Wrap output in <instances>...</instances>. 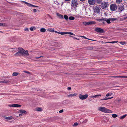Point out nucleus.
Masks as SVG:
<instances>
[{
  "instance_id": "nucleus-49",
  "label": "nucleus",
  "mask_w": 127,
  "mask_h": 127,
  "mask_svg": "<svg viewBox=\"0 0 127 127\" xmlns=\"http://www.w3.org/2000/svg\"><path fill=\"white\" fill-rule=\"evenodd\" d=\"M64 111V110L63 109H62L60 110L59 111V112L60 113H61L63 112Z\"/></svg>"
},
{
  "instance_id": "nucleus-9",
  "label": "nucleus",
  "mask_w": 127,
  "mask_h": 127,
  "mask_svg": "<svg viewBox=\"0 0 127 127\" xmlns=\"http://www.w3.org/2000/svg\"><path fill=\"white\" fill-rule=\"evenodd\" d=\"M118 11L119 12H121L122 11H123L124 10V6H120L118 5Z\"/></svg>"
},
{
  "instance_id": "nucleus-64",
  "label": "nucleus",
  "mask_w": 127,
  "mask_h": 127,
  "mask_svg": "<svg viewBox=\"0 0 127 127\" xmlns=\"http://www.w3.org/2000/svg\"><path fill=\"white\" fill-rule=\"evenodd\" d=\"M77 40H79L80 39H79V38H78V39L77 38Z\"/></svg>"
},
{
  "instance_id": "nucleus-34",
  "label": "nucleus",
  "mask_w": 127,
  "mask_h": 127,
  "mask_svg": "<svg viewBox=\"0 0 127 127\" xmlns=\"http://www.w3.org/2000/svg\"><path fill=\"white\" fill-rule=\"evenodd\" d=\"M67 34H70L71 35H74V36H75V34H74L72 32H67Z\"/></svg>"
},
{
  "instance_id": "nucleus-13",
  "label": "nucleus",
  "mask_w": 127,
  "mask_h": 127,
  "mask_svg": "<svg viewBox=\"0 0 127 127\" xmlns=\"http://www.w3.org/2000/svg\"><path fill=\"white\" fill-rule=\"evenodd\" d=\"M56 15L60 19H64L63 16L62 15L59 14V13H57Z\"/></svg>"
},
{
  "instance_id": "nucleus-35",
  "label": "nucleus",
  "mask_w": 127,
  "mask_h": 127,
  "mask_svg": "<svg viewBox=\"0 0 127 127\" xmlns=\"http://www.w3.org/2000/svg\"><path fill=\"white\" fill-rule=\"evenodd\" d=\"M69 19L70 20H73L75 19V18L73 16H70L69 17Z\"/></svg>"
},
{
  "instance_id": "nucleus-23",
  "label": "nucleus",
  "mask_w": 127,
  "mask_h": 127,
  "mask_svg": "<svg viewBox=\"0 0 127 127\" xmlns=\"http://www.w3.org/2000/svg\"><path fill=\"white\" fill-rule=\"evenodd\" d=\"M13 118V117L11 116L10 117H6L5 119L7 120H11Z\"/></svg>"
},
{
  "instance_id": "nucleus-51",
  "label": "nucleus",
  "mask_w": 127,
  "mask_h": 127,
  "mask_svg": "<svg viewBox=\"0 0 127 127\" xmlns=\"http://www.w3.org/2000/svg\"><path fill=\"white\" fill-rule=\"evenodd\" d=\"M24 30H25V31H29V29H28V28H25V29Z\"/></svg>"
},
{
  "instance_id": "nucleus-41",
  "label": "nucleus",
  "mask_w": 127,
  "mask_h": 127,
  "mask_svg": "<svg viewBox=\"0 0 127 127\" xmlns=\"http://www.w3.org/2000/svg\"><path fill=\"white\" fill-rule=\"evenodd\" d=\"M111 77L114 78H121V76H112Z\"/></svg>"
},
{
  "instance_id": "nucleus-57",
  "label": "nucleus",
  "mask_w": 127,
  "mask_h": 127,
  "mask_svg": "<svg viewBox=\"0 0 127 127\" xmlns=\"http://www.w3.org/2000/svg\"><path fill=\"white\" fill-rule=\"evenodd\" d=\"M43 57V56H40V57H35V58H36V59H38V58H39L40 57Z\"/></svg>"
},
{
  "instance_id": "nucleus-4",
  "label": "nucleus",
  "mask_w": 127,
  "mask_h": 127,
  "mask_svg": "<svg viewBox=\"0 0 127 127\" xmlns=\"http://www.w3.org/2000/svg\"><path fill=\"white\" fill-rule=\"evenodd\" d=\"M78 4L77 0H72L71 5L72 7L75 8H76Z\"/></svg>"
},
{
  "instance_id": "nucleus-24",
  "label": "nucleus",
  "mask_w": 127,
  "mask_h": 127,
  "mask_svg": "<svg viewBox=\"0 0 127 127\" xmlns=\"http://www.w3.org/2000/svg\"><path fill=\"white\" fill-rule=\"evenodd\" d=\"M40 32H44L46 31V29L44 28H42L40 30Z\"/></svg>"
},
{
  "instance_id": "nucleus-14",
  "label": "nucleus",
  "mask_w": 127,
  "mask_h": 127,
  "mask_svg": "<svg viewBox=\"0 0 127 127\" xmlns=\"http://www.w3.org/2000/svg\"><path fill=\"white\" fill-rule=\"evenodd\" d=\"M95 2L99 4H101L103 2L102 0H96Z\"/></svg>"
},
{
  "instance_id": "nucleus-45",
  "label": "nucleus",
  "mask_w": 127,
  "mask_h": 127,
  "mask_svg": "<svg viewBox=\"0 0 127 127\" xmlns=\"http://www.w3.org/2000/svg\"><path fill=\"white\" fill-rule=\"evenodd\" d=\"M120 43L122 45H124L125 43V42H120Z\"/></svg>"
},
{
  "instance_id": "nucleus-5",
  "label": "nucleus",
  "mask_w": 127,
  "mask_h": 127,
  "mask_svg": "<svg viewBox=\"0 0 127 127\" xmlns=\"http://www.w3.org/2000/svg\"><path fill=\"white\" fill-rule=\"evenodd\" d=\"M95 30L99 33H104L105 32L103 29L99 27H95Z\"/></svg>"
},
{
  "instance_id": "nucleus-38",
  "label": "nucleus",
  "mask_w": 127,
  "mask_h": 127,
  "mask_svg": "<svg viewBox=\"0 0 127 127\" xmlns=\"http://www.w3.org/2000/svg\"><path fill=\"white\" fill-rule=\"evenodd\" d=\"M117 115L115 114H113L112 115V116L113 118H116L117 117Z\"/></svg>"
},
{
  "instance_id": "nucleus-47",
  "label": "nucleus",
  "mask_w": 127,
  "mask_h": 127,
  "mask_svg": "<svg viewBox=\"0 0 127 127\" xmlns=\"http://www.w3.org/2000/svg\"><path fill=\"white\" fill-rule=\"evenodd\" d=\"M107 100V97H105L104 98L101 99V100Z\"/></svg>"
},
{
  "instance_id": "nucleus-39",
  "label": "nucleus",
  "mask_w": 127,
  "mask_h": 127,
  "mask_svg": "<svg viewBox=\"0 0 127 127\" xmlns=\"http://www.w3.org/2000/svg\"><path fill=\"white\" fill-rule=\"evenodd\" d=\"M33 28H34V30L35 29V28L34 27H31L30 28V30L31 31H33Z\"/></svg>"
},
{
  "instance_id": "nucleus-27",
  "label": "nucleus",
  "mask_w": 127,
  "mask_h": 127,
  "mask_svg": "<svg viewBox=\"0 0 127 127\" xmlns=\"http://www.w3.org/2000/svg\"><path fill=\"white\" fill-rule=\"evenodd\" d=\"M106 20H104V21H106L107 23L108 24H109L111 23V22H110V18H109V19H107L106 18L105 19Z\"/></svg>"
},
{
  "instance_id": "nucleus-6",
  "label": "nucleus",
  "mask_w": 127,
  "mask_h": 127,
  "mask_svg": "<svg viewBox=\"0 0 127 127\" xmlns=\"http://www.w3.org/2000/svg\"><path fill=\"white\" fill-rule=\"evenodd\" d=\"M117 8V5L115 4H112L110 6V9L112 11L116 10Z\"/></svg>"
},
{
  "instance_id": "nucleus-44",
  "label": "nucleus",
  "mask_w": 127,
  "mask_h": 127,
  "mask_svg": "<svg viewBox=\"0 0 127 127\" xmlns=\"http://www.w3.org/2000/svg\"><path fill=\"white\" fill-rule=\"evenodd\" d=\"M78 123L77 122H76L74 123L73 126H77L78 125Z\"/></svg>"
},
{
  "instance_id": "nucleus-33",
  "label": "nucleus",
  "mask_w": 127,
  "mask_h": 127,
  "mask_svg": "<svg viewBox=\"0 0 127 127\" xmlns=\"http://www.w3.org/2000/svg\"><path fill=\"white\" fill-rule=\"evenodd\" d=\"M64 17L65 19L67 21H68V16L66 15L64 16Z\"/></svg>"
},
{
  "instance_id": "nucleus-32",
  "label": "nucleus",
  "mask_w": 127,
  "mask_h": 127,
  "mask_svg": "<svg viewBox=\"0 0 127 127\" xmlns=\"http://www.w3.org/2000/svg\"><path fill=\"white\" fill-rule=\"evenodd\" d=\"M93 49V48L92 46H88L87 47V49L88 50H92Z\"/></svg>"
},
{
  "instance_id": "nucleus-54",
  "label": "nucleus",
  "mask_w": 127,
  "mask_h": 127,
  "mask_svg": "<svg viewBox=\"0 0 127 127\" xmlns=\"http://www.w3.org/2000/svg\"><path fill=\"white\" fill-rule=\"evenodd\" d=\"M121 78H127V76H121Z\"/></svg>"
},
{
  "instance_id": "nucleus-28",
  "label": "nucleus",
  "mask_w": 127,
  "mask_h": 127,
  "mask_svg": "<svg viewBox=\"0 0 127 127\" xmlns=\"http://www.w3.org/2000/svg\"><path fill=\"white\" fill-rule=\"evenodd\" d=\"M14 55L16 56H20L21 55L20 54V53H19V52L18 51L14 54Z\"/></svg>"
},
{
  "instance_id": "nucleus-17",
  "label": "nucleus",
  "mask_w": 127,
  "mask_h": 127,
  "mask_svg": "<svg viewBox=\"0 0 127 127\" xmlns=\"http://www.w3.org/2000/svg\"><path fill=\"white\" fill-rule=\"evenodd\" d=\"M20 73L18 72H14L12 74V76H16L18 75Z\"/></svg>"
},
{
  "instance_id": "nucleus-52",
  "label": "nucleus",
  "mask_w": 127,
  "mask_h": 127,
  "mask_svg": "<svg viewBox=\"0 0 127 127\" xmlns=\"http://www.w3.org/2000/svg\"><path fill=\"white\" fill-rule=\"evenodd\" d=\"M67 89L69 90H71V88L70 87H69L67 88Z\"/></svg>"
},
{
  "instance_id": "nucleus-8",
  "label": "nucleus",
  "mask_w": 127,
  "mask_h": 127,
  "mask_svg": "<svg viewBox=\"0 0 127 127\" xmlns=\"http://www.w3.org/2000/svg\"><path fill=\"white\" fill-rule=\"evenodd\" d=\"M88 94H85L83 95L81 94H79V98L82 100L86 99L88 97Z\"/></svg>"
},
{
  "instance_id": "nucleus-42",
  "label": "nucleus",
  "mask_w": 127,
  "mask_h": 127,
  "mask_svg": "<svg viewBox=\"0 0 127 127\" xmlns=\"http://www.w3.org/2000/svg\"><path fill=\"white\" fill-rule=\"evenodd\" d=\"M24 3L27 5V6L29 7L30 6V3H28L26 2H25Z\"/></svg>"
},
{
  "instance_id": "nucleus-11",
  "label": "nucleus",
  "mask_w": 127,
  "mask_h": 127,
  "mask_svg": "<svg viewBox=\"0 0 127 127\" xmlns=\"http://www.w3.org/2000/svg\"><path fill=\"white\" fill-rule=\"evenodd\" d=\"M8 106L10 107H20L21 105L18 104H12L11 105H8Z\"/></svg>"
},
{
  "instance_id": "nucleus-29",
  "label": "nucleus",
  "mask_w": 127,
  "mask_h": 127,
  "mask_svg": "<svg viewBox=\"0 0 127 127\" xmlns=\"http://www.w3.org/2000/svg\"><path fill=\"white\" fill-rule=\"evenodd\" d=\"M110 20V21H111L112 22H113L114 21L116 20L117 19V18H109Z\"/></svg>"
},
{
  "instance_id": "nucleus-56",
  "label": "nucleus",
  "mask_w": 127,
  "mask_h": 127,
  "mask_svg": "<svg viewBox=\"0 0 127 127\" xmlns=\"http://www.w3.org/2000/svg\"><path fill=\"white\" fill-rule=\"evenodd\" d=\"M54 32L56 33H59V32H57V31H54Z\"/></svg>"
},
{
  "instance_id": "nucleus-40",
  "label": "nucleus",
  "mask_w": 127,
  "mask_h": 127,
  "mask_svg": "<svg viewBox=\"0 0 127 127\" xmlns=\"http://www.w3.org/2000/svg\"><path fill=\"white\" fill-rule=\"evenodd\" d=\"M88 120L87 119H86L85 120L82 122V123H85L87 122Z\"/></svg>"
},
{
  "instance_id": "nucleus-46",
  "label": "nucleus",
  "mask_w": 127,
  "mask_h": 127,
  "mask_svg": "<svg viewBox=\"0 0 127 127\" xmlns=\"http://www.w3.org/2000/svg\"><path fill=\"white\" fill-rule=\"evenodd\" d=\"M24 72H25L27 73L28 74H30V72L27 71H24Z\"/></svg>"
},
{
  "instance_id": "nucleus-62",
  "label": "nucleus",
  "mask_w": 127,
  "mask_h": 127,
  "mask_svg": "<svg viewBox=\"0 0 127 127\" xmlns=\"http://www.w3.org/2000/svg\"><path fill=\"white\" fill-rule=\"evenodd\" d=\"M47 15L49 16V17H50V16L48 14Z\"/></svg>"
},
{
  "instance_id": "nucleus-15",
  "label": "nucleus",
  "mask_w": 127,
  "mask_h": 127,
  "mask_svg": "<svg viewBox=\"0 0 127 127\" xmlns=\"http://www.w3.org/2000/svg\"><path fill=\"white\" fill-rule=\"evenodd\" d=\"M77 94L74 93L73 94H70L68 95V97H72L76 96L77 95Z\"/></svg>"
},
{
  "instance_id": "nucleus-2",
  "label": "nucleus",
  "mask_w": 127,
  "mask_h": 127,
  "mask_svg": "<svg viewBox=\"0 0 127 127\" xmlns=\"http://www.w3.org/2000/svg\"><path fill=\"white\" fill-rule=\"evenodd\" d=\"M99 110L105 113H112V112L110 110L107 109L104 107H99Z\"/></svg>"
},
{
  "instance_id": "nucleus-31",
  "label": "nucleus",
  "mask_w": 127,
  "mask_h": 127,
  "mask_svg": "<svg viewBox=\"0 0 127 127\" xmlns=\"http://www.w3.org/2000/svg\"><path fill=\"white\" fill-rule=\"evenodd\" d=\"M67 32H59V34H60L61 35H64V34H67Z\"/></svg>"
},
{
  "instance_id": "nucleus-20",
  "label": "nucleus",
  "mask_w": 127,
  "mask_h": 127,
  "mask_svg": "<svg viewBox=\"0 0 127 127\" xmlns=\"http://www.w3.org/2000/svg\"><path fill=\"white\" fill-rule=\"evenodd\" d=\"M101 95L100 94L97 95L95 96H91V98H93L94 97L96 98L98 96H101Z\"/></svg>"
},
{
  "instance_id": "nucleus-16",
  "label": "nucleus",
  "mask_w": 127,
  "mask_h": 127,
  "mask_svg": "<svg viewBox=\"0 0 127 127\" xmlns=\"http://www.w3.org/2000/svg\"><path fill=\"white\" fill-rule=\"evenodd\" d=\"M20 113H24L26 114L27 113L26 111L24 110H21L19 111Z\"/></svg>"
},
{
  "instance_id": "nucleus-36",
  "label": "nucleus",
  "mask_w": 127,
  "mask_h": 127,
  "mask_svg": "<svg viewBox=\"0 0 127 127\" xmlns=\"http://www.w3.org/2000/svg\"><path fill=\"white\" fill-rule=\"evenodd\" d=\"M8 81L6 80L0 81V83H8Z\"/></svg>"
},
{
  "instance_id": "nucleus-59",
  "label": "nucleus",
  "mask_w": 127,
  "mask_h": 127,
  "mask_svg": "<svg viewBox=\"0 0 127 127\" xmlns=\"http://www.w3.org/2000/svg\"><path fill=\"white\" fill-rule=\"evenodd\" d=\"M21 2H22V3H25V1H21Z\"/></svg>"
},
{
  "instance_id": "nucleus-58",
  "label": "nucleus",
  "mask_w": 127,
  "mask_h": 127,
  "mask_svg": "<svg viewBox=\"0 0 127 127\" xmlns=\"http://www.w3.org/2000/svg\"><path fill=\"white\" fill-rule=\"evenodd\" d=\"M81 1L84 2L86 0H80Z\"/></svg>"
},
{
  "instance_id": "nucleus-26",
  "label": "nucleus",
  "mask_w": 127,
  "mask_h": 127,
  "mask_svg": "<svg viewBox=\"0 0 127 127\" xmlns=\"http://www.w3.org/2000/svg\"><path fill=\"white\" fill-rule=\"evenodd\" d=\"M112 95V93H108L106 95V97L111 96Z\"/></svg>"
},
{
  "instance_id": "nucleus-37",
  "label": "nucleus",
  "mask_w": 127,
  "mask_h": 127,
  "mask_svg": "<svg viewBox=\"0 0 127 127\" xmlns=\"http://www.w3.org/2000/svg\"><path fill=\"white\" fill-rule=\"evenodd\" d=\"M31 6H32V7H38V6H37L33 5H32V4H30V6L29 7H31Z\"/></svg>"
},
{
  "instance_id": "nucleus-10",
  "label": "nucleus",
  "mask_w": 127,
  "mask_h": 127,
  "mask_svg": "<svg viewBox=\"0 0 127 127\" xmlns=\"http://www.w3.org/2000/svg\"><path fill=\"white\" fill-rule=\"evenodd\" d=\"M88 3L91 5H94L95 3V1L94 0H88Z\"/></svg>"
},
{
  "instance_id": "nucleus-63",
  "label": "nucleus",
  "mask_w": 127,
  "mask_h": 127,
  "mask_svg": "<svg viewBox=\"0 0 127 127\" xmlns=\"http://www.w3.org/2000/svg\"><path fill=\"white\" fill-rule=\"evenodd\" d=\"M113 125H112L110 127H113Z\"/></svg>"
},
{
  "instance_id": "nucleus-1",
  "label": "nucleus",
  "mask_w": 127,
  "mask_h": 127,
  "mask_svg": "<svg viewBox=\"0 0 127 127\" xmlns=\"http://www.w3.org/2000/svg\"><path fill=\"white\" fill-rule=\"evenodd\" d=\"M18 49L19 50L18 52L21 55L28 56L29 55L28 51L27 50L25 51L24 49L20 47Z\"/></svg>"
},
{
  "instance_id": "nucleus-60",
  "label": "nucleus",
  "mask_w": 127,
  "mask_h": 127,
  "mask_svg": "<svg viewBox=\"0 0 127 127\" xmlns=\"http://www.w3.org/2000/svg\"><path fill=\"white\" fill-rule=\"evenodd\" d=\"M70 0H64L65 1H70Z\"/></svg>"
},
{
  "instance_id": "nucleus-21",
  "label": "nucleus",
  "mask_w": 127,
  "mask_h": 127,
  "mask_svg": "<svg viewBox=\"0 0 127 127\" xmlns=\"http://www.w3.org/2000/svg\"><path fill=\"white\" fill-rule=\"evenodd\" d=\"M106 18H103L102 19H97L96 20L97 21H104V20H106Z\"/></svg>"
},
{
  "instance_id": "nucleus-12",
  "label": "nucleus",
  "mask_w": 127,
  "mask_h": 127,
  "mask_svg": "<svg viewBox=\"0 0 127 127\" xmlns=\"http://www.w3.org/2000/svg\"><path fill=\"white\" fill-rule=\"evenodd\" d=\"M95 23V22L94 21H91L89 22H87L86 23V24H85V25H91L92 24H94Z\"/></svg>"
},
{
  "instance_id": "nucleus-7",
  "label": "nucleus",
  "mask_w": 127,
  "mask_h": 127,
  "mask_svg": "<svg viewBox=\"0 0 127 127\" xmlns=\"http://www.w3.org/2000/svg\"><path fill=\"white\" fill-rule=\"evenodd\" d=\"M94 12L95 13H98L100 12V10L101 9L100 7L98 5L97 6H96L95 8H94Z\"/></svg>"
},
{
  "instance_id": "nucleus-19",
  "label": "nucleus",
  "mask_w": 127,
  "mask_h": 127,
  "mask_svg": "<svg viewBox=\"0 0 127 127\" xmlns=\"http://www.w3.org/2000/svg\"><path fill=\"white\" fill-rule=\"evenodd\" d=\"M118 42V41H112V42H105V43H116Z\"/></svg>"
},
{
  "instance_id": "nucleus-55",
  "label": "nucleus",
  "mask_w": 127,
  "mask_h": 127,
  "mask_svg": "<svg viewBox=\"0 0 127 127\" xmlns=\"http://www.w3.org/2000/svg\"><path fill=\"white\" fill-rule=\"evenodd\" d=\"M113 97H107V100L109 99H110L112 98Z\"/></svg>"
},
{
  "instance_id": "nucleus-53",
  "label": "nucleus",
  "mask_w": 127,
  "mask_h": 127,
  "mask_svg": "<svg viewBox=\"0 0 127 127\" xmlns=\"http://www.w3.org/2000/svg\"><path fill=\"white\" fill-rule=\"evenodd\" d=\"M33 12H34L35 13L36 12L37 10H36V9H34L33 10Z\"/></svg>"
},
{
  "instance_id": "nucleus-61",
  "label": "nucleus",
  "mask_w": 127,
  "mask_h": 127,
  "mask_svg": "<svg viewBox=\"0 0 127 127\" xmlns=\"http://www.w3.org/2000/svg\"><path fill=\"white\" fill-rule=\"evenodd\" d=\"M22 114H19V116H22Z\"/></svg>"
},
{
  "instance_id": "nucleus-22",
  "label": "nucleus",
  "mask_w": 127,
  "mask_h": 127,
  "mask_svg": "<svg viewBox=\"0 0 127 127\" xmlns=\"http://www.w3.org/2000/svg\"><path fill=\"white\" fill-rule=\"evenodd\" d=\"M79 36L81 37H83V38H84L85 39H88V40H92V41H97L96 40H92V39H89L87 38L86 37H85L84 36Z\"/></svg>"
},
{
  "instance_id": "nucleus-30",
  "label": "nucleus",
  "mask_w": 127,
  "mask_h": 127,
  "mask_svg": "<svg viewBox=\"0 0 127 127\" xmlns=\"http://www.w3.org/2000/svg\"><path fill=\"white\" fill-rule=\"evenodd\" d=\"M127 115V114H125L124 115H123L120 117V119H124V118Z\"/></svg>"
},
{
  "instance_id": "nucleus-48",
  "label": "nucleus",
  "mask_w": 127,
  "mask_h": 127,
  "mask_svg": "<svg viewBox=\"0 0 127 127\" xmlns=\"http://www.w3.org/2000/svg\"><path fill=\"white\" fill-rule=\"evenodd\" d=\"M51 32H54V30L53 29H50L49 30Z\"/></svg>"
},
{
  "instance_id": "nucleus-43",
  "label": "nucleus",
  "mask_w": 127,
  "mask_h": 127,
  "mask_svg": "<svg viewBox=\"0 0 127 127\" xmlns=\"http://www.w3.org/2000/svg\"><path fill=\"white\" fill-rule=\"evenodd\" d=\"M5 23H0V26H5Z\"/></svg>"
},
{
  "instance_id": "nucleus-18",
  "label": "nucleus",
  "mask_w": 127,
  "mask_h": 127,
  "mask_svg": "<svg viewBox=\"0 0 127 127\" xmlns=\"http://www.w3.org/2000/svg\"><path fill=\"white\" fill-rule=\"evenodd\" d=\"M122 2V0H116V3L117 4H119Z\"/></svg>"
},
{
  "instance_id": "nucleus-50",
  "label": "nucleus",
  "mask_w": 127,
  "mask_h": 127,
  "mask_svg": "<svg viewBox=\"0 0 127 127\" xmlns=\"http://www.w3.org/2000/svg\"><path fill=\"white\" fill-rule=\"evenodd\" d=\"M70 37H73V38L74 39H77V38H76V37H73V36H71L70 35Z\"/></svg>"
},
{
  "instance_id": "nucleus-3",
  "label": "nucleus",
  "mask_w": 127,
  "mask_h": 127,
  "mask_svg": "<svg viewBox=\"0 0 127 127\" xmlns=\"http://www.w3.org/2000/svg\"><path fill=\"white\" fill-rule=\"evenodd\" d=\"M108 2H103L101 4L100 6L102 9H104L107 8L109 6Z\"/></svg>"
},
{
  "instance_id": "nucleus-25",
  "label": "nucleus",
  "mask_w": 127,
  "mask_h": 127,
  "mask_svg": "<svg viewBox=\"0 0 127 127\" xmlns=\"http://www.w3.org/2000/svg\"><path fill=\"white\" fill-rule=\"evenodd\" d=\"M36 110L38 111H42V109L40 107H38L36 108Z\"/></svg>"
}]
</instances>
